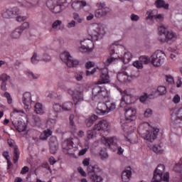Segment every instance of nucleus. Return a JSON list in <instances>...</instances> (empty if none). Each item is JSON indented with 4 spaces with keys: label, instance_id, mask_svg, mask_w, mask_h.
Here are the masks:
<instances>
[{
    "label": "nucleus",
    "instance_id": "f257e3e1",
    "mask_svg": "<svg viewBox=\"0 0 182 182\" xmlns=\"http://www.w3.org/2000/svg\"><path fill=\"white\" fill-rule=\"evenodd\" d=\"M124 95L122 97L120 107L124 109L125 120L128 122H133V120H136V113L137 111L135 109L134 107H130L129 103V100H132V97L133 95L130 94V92H127V90L123 91Z\"/></svg>",
    "mask_w": 182,
    "mask_h": 182
},
{
    "label": "nucleus",
    "instance_id": "f03ea898",
    "mask_svg": "<svg viewBox=\"0 0 182 182\" xmlns=\"http://www.w3.org/2000/svg\"><path fill=\"white\" fill-rule=\"evenodd\" d=\"M90 161V158H86L82 161V164L85 166H87V171L88 173V176L90 179L93 182H102L103 181V178L102 176H98L97 173H100L102 169L97 167V166L89 165Z\"/></svg>",
    "mask_w": 182,
    "mask_h": 182
},
{
    "label": "nucleus",
    "instance_id": "7ed1b4c3",
    "mask_svg": "<svg viewBox=\"0 0 182 182\" xmlns=\"http://www.w3.org/2000/svg\"><path fill=\"white\" fill-rule=\"evenodd\" d=\"M164 170H166V166H164L163 164L158 165L154 171V176L151 182H168L170 180V173L166 172L164 174Z\"/></svg>",
    "mask_w": 182,
    "mask_h": 182
},
{
    "label": "nucleus",
    "instance_id": "20e7f679",
    "mask_svg": "<svg viewBox=\"0 0 182 182\" xmlns=\"http://www.w3.org/2000/svg\"><path fill=\"white\" fill-rule=\"evenodd\" d=\"M159 36L158 37V41L159 42H168V41H171L176 38V33L172 31H168V29L164 26H161L158 28Z\"/></svg>",
    "mask_w": 182,
    "mask_h": 182
},
{
    "label": "nucleus",
    "instance_id": "39448f33",
    "mask_svg": "<svg viewBox=\"0 0 182 182\" xmlns=\"http://www.w3.org/2000/svg\"><path fill=\"white\" fill-rule=\"evenodd\" d=\"M87 32L92 41H99V39H102L103 38L104 33L102 32L100 26L97 24L91 26L88 28Z\"/></svg>",
    "mask_w": 182,
    "mask_h": 182
},
{
    "label": "nucleus",
    "instance_id": "423d86ee",
    "mask_svg": "<svg viewBox=\"0 0 182 182\" xmlns=\"http://www.w3.org/2000/svg\"><path fill=\"white\" fill-rule=\"evenodd\" d=\"M166 54L162 50H157L151 56V63H152L154 66H161L164 62Z\"/></svg>",
    "mask_w": 182,
    "mask_h": 182
},
{
    "label": "nucleus",
    "instance_id": "0eeeda50",
    "mask_svg": "<svg viewBox=\"0 0 182 182\" xmlns=\"http://www.w3.org/2000/svg\"><path fill=\"white\" fill-rule=\"evenodd\" d=\"M92 100L97 102L100 99H105L107 97V91L99 85H96L92 88Z\"/></svg>",
    "mask_w": 182,
    "mask_h": 182
},
{
    "label": "nucleus",
    "instance_id": "6e6552de",
    "mask_svg": "<svg viewBox=\"0 0 182 182\" xmlns=\"http://www.w3.org/2000/svg\"><path fill=\"white\" fill-rule=\"evenodd\" d=\"M60 59L64 63H66L68 68H76V66L79 65V60L73 59V58L70 56V53L68 51L60 55Z\"/></svg>",
    "mask_w": 182,
    "mask_h": 182
},
{
    "label": "nucleus",
    "instance_id": "1a4fd4ad",
    "mask_svg": "<svg viewBox=\"0 0 182 182\" xmlns=\"http://www.w3.org/2000/svg\"><path fill=\"white\" fill-rule=\"evenodd\" d=\"M97 8L95 11V18H103L110 12V9L106 6V4L102 2H98L96 4Z\"/></svg>",
    "mask_w": 182,
    "mask_h": 182
},
{
    "label": "nucleus",
    "instance_id": "9d476101",
    "mask_svg": "<svg viewBox=\"0 0 182 182\" xmlns=\"http://www.w3.org/2000/svg\"><path fill=\"white\" fill-rule=\"evenodd\" d=\"M80 52H82V53L92 52V50H93V48H95L93 41L87 38L80 41Z\"/></svg>",
    "mask_w": 182,
    "mask_h": 182
},
{
    "label": "nucleus",
    "instance_id": "9b49d317",
    "mask_svg": "<svg viewBox=\"0 0 182 182\" xmlns=\"http://www.w3.org/2000/svg\"><path fill=\"white\" fill-rule=\"evenodd\" d=\"M68 94L72 96L75 105L80 102H83V91L82 90H76L73 91L72 89L67 90Z\"/></svg>",
    "mask_w": 182,
    "mask_h": 182
},
{
    "label": "nucleus",
    "instance_id": "f8f14e48",
    "mask_svg": "<svg viewBox=\"0 0 182 182\" xmlns=\"http://www.w3.org/2000/svg\"><path fill=\"white\" fill-rule=\"evenodd\" d=\"M79 143V139L77 138H70L66 139L63 143V149L64 150H70L72 149L77 147V144Z\"/></svg>",
    "mask_w": 182,
    "mask_h": 182
},
{
    "label": "nucleus",
    "instance_id": "ddd939ff",
    "mask_svg": "<svg viewBox=\"0 0 182 182\" xmlns=\"http://www.w3.org/2000/svg\"><path fill=\"white\" fill-rule=\"evenodd\" d=\"M159 132H160V129L155 128L153 129V131L146 132V133L143 134L142 137L144 139V140H146V141H150L152 143V141H154V140L157 139Z\"/></svg>",
    "mask_w": 182,
    "mask_h": 182
},
{
    "label": "nucleus",
    "instance_id": "4468645a",
    "mask_svg": "<svg viewBox=\"0 0 182 182\" xmlns=\"http://www.w3.org/2000/svg\"><path fill=\"white\" fill-rule=\"evenodd\" d=\"M109 82H110V77L109 76V70L107 68H103L101 70V75L98 83L99 85H103L105 83H109Z\"/></svg>",
    "mask_w": 182,
    "mask_h": 182
},
{
    "label": "nucleus",
    "instance_id": "2eb2a0df",
    "mask_svg": "<svg viewBox=\"0 0 182 182\" xmlns=\"http://www.w3.org/2000/svg\"><path fill=\"white\" fill-rule=\"evenodd\" d=\"M50 153L55 154L58 151L59 148V144L58 143V139L56 136H51L49 141Z\"/></svg>",
    "mask_w": 182,
    "mask_h": 182
},
{
    "label": "nucleus",
    "instance_id": "dca6fc26",
    "mask_svg": "<svg viewBox=\"0 0 182 182\" xmlns=\"http://www.w3.org/2000/svg\"><path fill=\"white\" fill-rule=\"evenodd\" d=\"M95 112L97 114H100V116H105V114H107L109 111H107V104L105 102H99L95 109Z\"/></svg>",
    "mask_w": 182,
    "mask_h": 182
},
{
    "label": "nucleus",
    "instance_id": "f3484780",
    "mask_svg": "<svg viewBox=\"0 0 182 182\" xmlns=\"http://www.w3.org/2000/svg\"><path fill=\"white\" fill-rule=\"evenodd\" d=\"M107 127H109V122L105 119H102L94 126L93 130H97L98 132H100V130L105 131L107 130Z\"/></svg>",
    "mask_w": 182,
    "mask_h": 182
},
{
    "label": "nucleus",
    "instance_id": "a211bd4d",
    "mask_svg": "<svg viewBox=\"0 0 182 182\" xmlns=\"http://www.w3.org/2000/svg\"><path fill=\"white\" fill-rule=\"evenodd\" d=\"M132 177V168L128 167L127 169L123 171L122 174V181L129 182L130 181V178Z\"/></svg>",
    "mask_w": 182,
    "mask_h": 182
},
{
    "label": "nucleus",
    "instance_id": "6ab92c4d",
    "mask_svg": "<svg viewBox=\"0 0 182 182\" xmlns=\"http://www.w3.org/2000/svg\"><path fill=\"white\" fill-rule=\"evenodd\" d=\"M11 79V77L6 74H1L0 75V81L1 82V90H6V82Z\"/></svg>",
    "mask_w": 182,
    "mask_h": 182
},
{
    "label": "nucleus",
    "instance_id": "aec40b11",
    "mask_svg": "<svg viewBox=\"0 0 182 182\" xmlns=\"http://www.w3.org/2000/svg\"><path fill=\"white\" fill-rule=\"evenodd\" d=\"M71 6L74 11H80L83 6H86V2L85 1H73Z\"/></svg>",
    "mask_w": 182,
    "mask_h": 182
},
{
    "label": "nucleus",
    "instance_id": "412c9836",
    "mask_svg": "<svg viewBox=\"0 0 182 182\" xmlns=\"http://www.w3.org/2000/svg\"><path fill=\"white\" fill-rule=\"evenodd\" d=\"M32 102V95H31V92H25L23 95V103L26 106V107H29V105H31Z\"/></svg>",
    "mask_w": 182,
    "mask_h": 182
},
{
    "label": "nucleus",
    "instance_id": "4be33fe9",
    "mask_svg": "<svg viewBox=\"0 0 182 182\" xmlns=\"http://www.w3.org/2000/svg\"><path fill=\"white\" fill-rule=\"evenodd\" d=\"M13 123V126H14L15 129L19 133L22 132H26V124L25 122H22L21 121H18L17 124Z\"/></svg>",
    "mask_w": 182,
    "mask_h": 182
},
{
    "label": "nucleus",
    "instance_id": "5701e85b",
    "mask_svg": "<svg viewBox=\"0 0 182 182\" xmlns=\"http://www.w3.org/2000/svg\"><path fill=\"white\" fill-rule=\"evenodd\" d=\"M117 80L121 83H126V82L129 80V75H127V73H125V72L119 73L117 74Z\"/></svg>",
    "mask_w": 182,
    "mask_h": 182
},
{
    "label": "nucleus",
    "instance_id": "b1692460",
    "mask_svg": "<svg viewBox=\"0 0 182 182\" xmlns=\"http://www.w3.org/2000/svg\"><path fill=\"white\" fill-rule=\"evenodd\" d=\"M105 140V146L110 147L111 146H117V140L114 137L104 138Z\"/></svg>",
    "mask_w": 182,
    "mask_h": 182
},
{
    "label": "nucleus",
    "instance_id": "393cba45",
    "mask_svg": "<svg viewBox=\"0 0 182 182\" xmlns=\"http://www.w3.org/2000/svg\"><path fill=\"white\" fill-rule=\"evenodd\" d=\"M97 120V115H92L90 117L85 119V124L87 127H92L93 125V123Z\"/></svg>",
    "mask_w": 182,
    "mask_h": 182
},
{
    "label": "nucleus",
    "instance_id": "a878e982",
    "mask_svg": "<svg viewBox=\"0 0 182 182\" xmlns=\"http://www.w3.org/2000/svg\"><path fill=\"white\" fill-rule=\"evenodd\" d=\"M155 5L156 8L161 9L164 8V9H168V4H166V1L164 0H156L155 2Z\"/></svg>",
    "mask_w": 182,
    "mask_h": 182
},
{
    "label": "nucleus",
    "instance_id": "bb28decb",
    "mask_svg": "<svg viewBox=\"0 0 182 182\" xmlns=\"http://www.w3.org/2000/svg\"><path fill=\"white\" fill-rule=\"evenodd\" d=\"M21 35H22V31L21 28H16L11 35L12 39H19L21 38Z\"/></svg>",
    "mask_w": 182,
    "mask_h": 182
},
{
    "label": "nucleus",
    "instance_id": "cd10ccee",
    "mask_svg": "<svg viewBox=\"0 0 182 182\" xmlns=\"http://www.w3.org/2000/svg\"><path fill=\"white\" fill-rule=\"evenodd\" d=\"M35 112L37 114H43L45 113L43 105L39 102L36 103L35 105Z\"/></svg>",
    "mask_w": 182,
    "mask_h": 182
},
{
    "label": "nucleus",
    "instance_id": "c85d7f7f",
    "mask_svg": "<svg viewBox=\"0 0 182 182\" xmlns=\"http://www.w3.org/2000/svg\"><path fill=\"white\" fill-rule=\"evenodd\" d=\"M113 53H114V50H112L110 53L111 57L107 59V61L105 63V66H109V65H112V63H113V62H114V60L117 59V57L113 56Z\"/></svg>",
    "mask_w": 182,
    "mask_h": 182
},
{
    "label": "nucleus",
    "instance_id": "c756f323",
    "mask_svg": "<svg viewBox=\"0 0 182 182\" xmlns=\"http://www.w3.org/2000/svg\"><path fill=\"white\" fill-rule=\"evenodd\" d=\"M73 107V103L72 102H67L63 104L62 110L65 112H69Z\"/></svg>",
    "mask_w": 182,
    "mask_h": 182
},
{
    "label": "nucleus",
    "instance_id": "7c9ffc66",
    "mask_svg": "<svg viewBox=\"0 0 182 182\" xmlns=\"http://www.w3.org/2000/svg\"><path fill=\"white\" fill-rule=\"evenodd\" d=\"M1 16H2V18H4L6 19H9V18H12L11 9H6L3 10L1 12Z\"/></svg>",
    "mask_w": 182,
    "mask_h": 182
},
{
    "label": "nucleus",
    "instance_id": "2f4dec72",
    "mask_svg": "<svg viewBox=\"0 0 182 182\" xmlns=\"http://www.w3.org/2000/svg\"><path fill=\"white\" fill-rule=\"evenodd\" d=\"M132 60V53L127 52L124 54V56L122 57V62L124 63H129Z\"/></svg>",
    "mask_w": 182,
    "mask_h": 182
},
{
    "label": "nucleus",
    "instance_id": "473e14b6",
    "mask_svg": "<svg viewBox=\"0 0 182 182\" xmlns=\"http://www.w3.org/2000/svg\"><path fill=\"white\" fill-rule=\"evenodd\" d=\"M10 12L11 14V18H15V16H18L21 14V10L18 7H13L10 9Z\"/></svg>",
    "mask_w": 182,
    "mask_h": 182
},
{
    "label": "nucleus",
    "instance_id": "72a5a7b5",
    "mask_svg": "<svg viewBox=\"0 0 182 182\" xmlns=\"http://www.w3.org/2000/svg\"><path fill=\"white\" fill-rule=\"evenodd\" d=\"M56 4H58V0H48L46 2L47 6H48V8H49V9L50 11H52V9H53V6L55 5H56Z\"/></svg>",
    "mask_w": 182,
    "mask_h": 182
},
{
    "label": "nucleus",
    "instance_id": "f704fd0d",
    "mask_svg": "<svg viewBox=\"0 0 182 182\" xmlns=\"http://www.w3.org/2000/svg\"><path fill=\"white\" fill-rule=\"evenodd\" d=\"M157 92L159 95L163 96V95H166V93H167V90L164 86H159L157 88Z\"/></svg>",
    "mask_w": 182,
    "mask_h": 182
},
{
    "label": "nucleus",
    "instance_id": "c9c22d12",
    "mask_svg": "<svg viewBox=\"0 0 182 182\" xmlns=\"http://www.w3.org/2000/svg\"><path fill=\"white\" fill-rule=\"evenodd\" d=\"M74 119H75V115L70 114L69 117L70 126L71 127V129H73V130H76V125L75 124V121H73Z\"/></svg>",
    "mask_w": 182,
    "mask_h": 182
},
{
    "label": "nucleus",
    "instance_id": "e433bc0d",
    "mask_svg": "<svg viewBox=\"0 0 182 182\" xmlns=\"http://www.w3.org/2000/svg\"><path fill=\"white\" fill-rule=\"evenodd\" d=\"M51 11L53 12V14H59L61 11V5L58 3H56V4L53 7Z\"/></svg>",
    "mask_w": 182,
    "mask_h": 182
},
{
    "label": "nucleus",
    "instance_id": "4c0bfd02",
    "mask_svg": "<svg viewBox=\"0 0 182 182\" xmlns=\"http://www.w3.org/2000/svg\"><path fill=\"white\" fill-rule=\"evenodd\" d=\"M18 160H19V154L18 153V147H14V163H18Z\"/></svg>",
    "mask_w": 182,
    "mask_h": 182
},
{
    "label": "nucleus",
    "instance_id": "58836bf2",
    "mask_svg": "<svg viewBox=\"0 0 182 182\" xmlns=\"http://www.w3.org/2000/svg\"><path fill=\"white\" fill-rule=\"evenodd\" d=\"M107 110L109 112H112V110H114L116 109V104L114 102H107Z\"/></svg>",
    "mask_w": 182,
    "mask_h": 182
},
{
    "label": "nucleus",
    "instance_id": "ea45409f",
    "mask_svg": "<svg viewBox=\"0 0 182 182\" xmlns=\"http://www.w3.org/2000/svg\"><path fill=\"white\" fill-rule=\"evenodd\" d=\"M139 61L141 63H144V65H147V63H149V62H151V58H149V57H147V56L142 55V56L139 57Z\"/></svg>",
    "mask_w": 182,
    "mask_h": 182
},
{
    "label": "nucleus",
    "instance_id": "a19ab883",
    "mask_svg": "<svg viewBox=\"0 0 182 182\" xmlns=\"http://www.w3.org/2000/svg\"><path fill=\"white\" fill-rule=\"evenodd\" d=\"M73 19L76 21L78 23H82L83 22V18H80V16H79V14L77 13H73Z\"/></svg>",
    "mask_w": 182,
    "mask_h": 182
},
{
    "label": "nucleus",
    "instance_id": "79ce46f5",
    "mask_svg": "<svg viewBox=\"0 0 182 182\" xmlns=\"http://www.w3.org/2000/svg\"><path fill=\"white\" fill-rule=\"evenodd\" d=\"M53 110L55 112V113H60V112H62V105L60 104H55L53 105Z\"/></svg>",
    "mask_w": 182,
    "mask_h": 182
},
{
    "label": "nucleus",
    "instance_id": "37998d69",
    "mask_svg": "<svg viewBox=\"0 0 182 182\" xmlns=\"http://www.w3.org/2000/svg\"><path fill=\"white\" fill-rule=\"evenodd\" d=\"M146 20L149 21V20H151L152 21V19H154V14H153V11L151 10H149L146 12Z\"/></svg>",
    "mask_w": 182,
    "mask_h": 182
},
{
    "label": "nucleus",
    "instance_id": "c03bdc74",
    "mask_svg": "<svg viewBox=\"0 0 182 182\" xmlns=\"http://www.w3.org/2000/svg\"><path fill=\"white\" fill-rule=\"evenodd\" d=\"M18 29H21V32H23L25 29L29 28V23L28 22H24L22 23V25L19 27H18Z\"/></svg>",
    "mask_w": 182,
    "mask_h": 182
},
{
    "label": "nucleus",
    "instance_id": "a18cd8bd",
    "mask_svg": "<svg viewBox=\"0 0 182 182\" xmlns=\"http://www.w3.org/2000/svg\"><path fill=\"white\" fill-rule=\"evenodd\" d=\"M75 77L78 82H80V80H83V72L76 73L75 75Z\"/></svg>",
    "mask_w": 182,
    "mask_h": 182
},
{
    "label": "nucleus",
    "instance_id": "49530a36",
    "mask_svg": "<svg viewBox=\"0 0 182 182\" xmlns=\"http://www.w3.org/2000/svg\"><path fill=\"white\" fill-rule=\"evenodd\" d=\"M133 66H134V68H136V69H143V63L140 62V60L134 62Z\"/></svg>",
    "mask_w": 182,
    "mask_h": 182
},
{
    "label": "nucleus",
    "instance_id": "de8ad7c7",
    "mask_svg": "<svg viewBox=\"0 0 182 182\" xmlns=\"http://www.w3.org/2000/svg\"><path fill=\"white\" fill-rule=\"evenodd\" d=\"M152 150L153 151H154V153H156L158 154H161V153H163V151L160 149V146H156L154 145L152 147Z\"/></svg>",
    "mask_w": 182,
    "mask_h": 182
},
{
    "label": "nucleus",
    "instance_id": "09e8293b",
    "mask_svg": "<svg viewBox=\"0 0 182 182\" xmlns=\"http://www.w3.org/2000/svg\"><path fill=\"white\" fill-rule=\"evenodd\" d=\"M153 114V110L151 109H146L144 113V117H151Z\"/></svg>",
    "mask_w": 182,
    "mask_h": 182
},
{
    "label": "nucleus",
    "instance_id": "8fccbe9b",
    "mask_svg": "<svg viewBox=\"0 0 182 182\" xmlns=\"http://www.w3.org/2000/svg\"><path fill=\"white\" fill-rule=\"evenodd\" d=\"M62 25V21L56 20L53 24L52 28L53 29H58V26H60Z\"/></svg>",
    "mask_w": 182,
    "mask_h": 182
},
{
    "label": "nucleus",
    "instance_id": "3c124183",
    "mask_svg": "<svg viewBox=\"0 0 182 182\" xmlns=\"http://www.w3.org/2000/svg\"><path fill=\"white\" fill-rule=\"evenodd\" d=\"M26 75L31 79H38L39 77V75H35V74H33V73H32L31 71L27 72Z\"/></svg>",
    "mask_w": 182,
    "mask_h": 182
},
{
    "label": "nucleus",
    "instance_id": "603ef678",
    "mask_svg": "<svg viewBox=\"0 0 182 182\" xmlns=\"http://www.w3.org/2000/svg\"><path fill=\"white\" fill-rule=\"evenodd\" d=\"M32 119L36 125L41 123V118L38 115H33Z\"/></svg>",
    "mask_w": 182,
    "mask_h": 182
},
{
    "label": "nucleus",
    "instance_id": "864d4df0",
    "mask_svg": "<svg viewBox=\"0 0 182 182\" xmlns=\"http://www.w3.org/2000/svg\"><path fill=\"white\" fill-rule=\"evenodd\" d=\"M4 97H6L9 105L12 103V97H11V94L6 92L4 93Z\"/></svg>",
    "mask_w": 182,
    "mask_h": 182
},
{
    "label": "nucleus",
    "instance_id": "5fc2aeb1",
    "mask_svg": "<svg viewBox=\"0 0 182 182\" xmlns=\"http://www.w3.org/2000/svg\"><path fill=\"white\" fill-rule=\"evenodd\" d=\"M95 132L96 130H89L87 131V139H93L95 137Z\"/></svg>",
    "mask_w": 182,
    "mask_h": 182
},
{
    "label": "nucleus",
    "instance_id": "6e6d98bb",
    "mask_svg": "<svg viewBox=\"0 0 182 182\" xmlns=\"http://www.w3.org/2000/svg\"><path fill=\"white\" fill-rule=\"evenodd\" d=\"M95 73H96V68H93L92 70H87L86 76H92V75H95Z\"/></svg>",
    "mask_w": 182,
    "mask_h": 182
},
{
    "label": "nucleus",
    "instance_id": "4d7b16f0",
    "mask_svg": "<svg viewBox=\"0 0 182 182\" xmlns=\"http://www.w3.org/2000/svg\"><path fill=\"white\" fill-rule=\"evenodd\" d=\"M147 97H149V95H147V94L145 93L144 95H141L139 97V100H140V102H141V103H144V102H146V100H147Z\"/></svg>",
    "mask_w": 182,
    "mask_h": 182
},
{
    "label": "nucleus",
    "instance_id": "13d9d810",
    "mask_svg": "<svg viewBox=\"0 0 182 182\" xmlns=\"http://www.w3.org/2000/svg\"><path fill=\"white\" fill-rule=\"evenodd\" d=\"M36 58H38V54L34 53L33 55L31 58V62L32 63H38V62H39V60L36 59Z\"/></svg>",
    "mask_w": 182,
    "mask_h": 182
},
{
    "label": "nucleus",
    "instance_id": "bf43d9fd",
    "mask_svg": "<svg viewBox=\"0 0 182 182\" xmlns=\"http://www.w3.org/2000/svg\"><path fill=\"white\" fill-rule=\"evenodd\" d=\"M181 100V98L179 97V95H176L173 97V103H180V100Z\"/></svg>",
    "mask_w": 182,
    "mask_h": 182
},
{
    "label": "nucleus",
    "instance_id": "052dcab7",
    "mask_svg": "<svg viewBox=\"0 0 182 182\" xmlns=\"http://www.w3.org/2000/svg\"><path fill=\"white\" fill-rule=\"evenodd\" d=\"M77 171L81 174V176H82V177H86V172H85L82 167H78Z\"/></svg>",
    "mask_w": 182,
    "mask_h": 182
},
{
    "label": "nucleus",
    "instance_id": "680f3d73",
    "mask_svg": "<svg viewBox=\"0 0 182 182\" xmlns=\"http://www.w3.org/2000/svg\"><path fill=\"white\" fill-rule=\"evenodd\" d=\"M166 82L168 83H174V78L171 75H166Z\"/></svg>",
    "mask_w": 182,
    "mask_h": 182
},
{
    "label": "nucleus",
    "instance_id": "e2e57ef3",
    "mask_svg": "<svg viewBox=\"0 0 182 182\" xmlns=\"http://www.w3.org/2000/svg\"><path fill=\"white\" fill-rule=\"evenodd\" d=\"M154 19H156V21H163V19H164V17L162 14H158L155 15Z\"/></svg>",
    "mask_w": 182,
    "mask_h": 182
},
{
    "label": "nucleus",
    "instance_id": "0e129e2a",
    "mask_svg": "<svg viewBox=\"0 0 182 182\" xmlns=\"http://www.w3.org/2000/svg\"><path fill=\"white\" fill-rule=\"evenodd\" d=\"M26 16H18L16 18V21L17 22H23V21H26Z\"/></svg>",
    "mask_w": 182,
    "mask_h": 182
},
{
    "label": "nucleus",
    "instance_id": "69168bd1",
    "mask_svg": "<svg viewBox=\"0 0 182 182\" xmlns=\"http://www.w3.org/2000/svg\"><path fill=\"white\" fill-rule=\"evenodd\" d=\"M75 26H76V21L73 20L68 23V28H75Z\"/></svg>",
    "mask_w": 182,
    "mask_h": 182
},
{
    "label": "nucleus",
    "instance_id": "338daca9",
    "mask_svg": "<svg viewBox=\"0 0 182 182\" xmlns=\"http://www.w3.org/2000/svg\"><path fill=\"white\" fill-rule=\"evenodd\" d=\"M29 171V168L28 166H24L21 169V174H26Z\"/></svg>",
    "mask_w": 182,
    "mask_h": 182
},
{
    "label": "nucleus",
    "instance_id": "774afa93",
    "mask_svg": "<svg viewBox=\"0 0 182 182\" xmlns=\"http://www.w3.org/2000/svg\"><path fill=\"white\" fill-rule=\"evenodd\" d=\"M139 16L136 15V14H132L131 15V20L133 21H139Z\"/></svg>",
    "mask_w": 182,
    "mask_h": 182
}]
</instances>
